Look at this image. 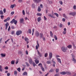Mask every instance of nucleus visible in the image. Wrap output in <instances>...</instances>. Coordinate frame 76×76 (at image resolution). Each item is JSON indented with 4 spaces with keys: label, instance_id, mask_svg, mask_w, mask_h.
Returning <instances> with one entry per match:
<instances>
[{
    "label": "nucleus",
    "instance_id": "nucleus-17",
    "mask_svg": "<svg viewBox=\"0 0 76 76\" xmlns=\"http://www.w3.org/2000/svg\"><path fill=\"white\" fill-rule=\"evenodd\" d=\"M29 61L30 64H31L33 63V62H32V59L31 58L29 59Z\"/></svg>",
    "mask_w": 76,
    "mask_h": 76
},
{
    "label": "nucleus",
    "instance_id": "nucleus-37",
    "mask_svg": "<svg viewBox=\"0 0 76 76\" xmlns=\"http://www.w3.org/2000/svg\"><path fill=\"white\" fill-rule=\"evenodd\" d=\"M32 64H33V65L34 67H35V66H36V64L34 62H33Z\"/></svg>",
    "mask_w": 76,
    "mask_h": 76
},
{
    "label": "nucleus",
    "instance_id": "nucleus-39",
    "mask_svg": "<svg viewBox=\"0 0 76 76\" xmlns=\"http://www.w3.org/2000/svg\"><path fill=\"white\" fill-rule=\"evenodd\" d=\"M56 73H58L59 71V69H56Z\"/></svg>",
    "mask_w": 76,
    "mask_h": 76
},
{
    "label": "nucleus",
    "instance_id": "nucleus-36",
    "mask_svg": "<svg viewBox=\"0 0 76 76\" xmlns=\"http://www.w3.org/2000/svg\"><path fill=\"white\" fill-rule=\"evenodd\" d=\"M20 54H22V52L21 51H18V54L20 55Z\"/></svg>",
    "mask_w": 76,
    "mask_h": 76
},
{
    "label": "nucleus",
    "instance_id": "nucleus-47",
    "mask_svg": "<svg viewBox=\"0 0 76 76\" xmlns=\"http://www.w3.org/2000/svg\"><path fill=\"white\" fill-rule=\"evenodd\" d=\"M3 12H4L5 13H6V9L5 8H4L3 10Z\"/></svg>",
    "mask_w": 76,
    "mask_h": 76
},
{
    "label": "nucleus",
    "instance_id": "nucleus-7",
    "mask_svg": "<svg viewBox=\"0 0 76 76\" xmlns=\"http://www.w3.org/2000/svg\"><path fill=\"white\" fill-rule=\"evenodd\" d=\"M5 25L6 26L5 29L7 30V27H8V26L9 25V24L8 22H7L6 24H5Z\"/></svg>",
    "mask_w": 76,
    "mask_h": 76
},
{
    "label": "nucleus",
    "instance_id": "nucleus-40",
    "mask_svg": "<svg viewBox=\"0 0 76 76\" xmlns=\"http://www.w3.org/2000/svg\"><path fill=\"white\" fill-rule=\"evenodd\" d=\"M17 71L15 70L14 71V75H17Z\"/></svg>",
    "mask_w": 76,
    "mask_h": 76
},
{
    "label": "nucleus",
    "instance_id": "nucleus-48",
    "mask_svg": "<svg viewBox=\"0 0 76 76\" xmlns=\"http://www.w3.org/2000/svg\"><path fill=\"white\" fill-rule=\"evenodd\" d=\"M11 28L12 29H15V27L13 26H11Z\"/></svg>",
    "mask_w": 76,
    "mask_h": 76
},
{
    "label": "nucleus",
    "instance_id": "nucleus-60",
    "mask_svg": "<svg viewBox=\"0 0 76 76\" xmlns=\"http://www.w3.org/2000/svg\"><path fill=\"white\" fill-rule=\"evenodd\" d=\"M49 75V73L48 72L47 74H46L45 76H48V75Z\"/></svg>",
    "mask_w": 76,
    "mask_h": 76
},
{
    "label": "nucleus",
    "instance_id": "nucleus-22",
    "mask_svg": "<svg viewBox=\"0 0 76 76\" xmlns=\"http://www.w3.org/2000/svg\"><path fill=\"white\" fill-rule=\"evenodd\" d=\"M66 74H67V75H71V72H66Z\"/></svg>",
    "mask_w": 76,
    "mask_h": 76
},
{
    "label": "nucleus",
    "instance_id": "nucleus-59",
    "mask_svg": "<svg viewBox=\"0 0 76 76\" xmlns=\"http://www.w3.org/2000/svg\"><path fill=\"white\" fill-rule=\"evenodd\" d=\"M54 76H59L58 74H56Z\"/></svg>",
    "mask_w": 76,
    "mask_h": 76
},
{
    "label": "nucleus",
    "instance_id": "nucleus-8",
    "mask_svg": "<svg viewBox=\"0 0 76 76\" xmlns=\"http://www.w3.org/2000/svg\"><path fill=\"white\" fill-rule=\"evenodd\" d=\"M20 23H23L24 22V19L23 18H21L20 19Z\"/></svg>",
    "mask_w": 76,
    "mask_h": 76
},
{
    "label": "nucleus",
    "instance_id": "nucleus-2",
    "mask_svg": "<svg viewBox=\"0 0 76 76\" xmlns=\"http://www.w3.org/2000/svg\"><path fill=\"white\" fill-rule=\"evenodd\" d=\"M61 50L63 52L66 53L67 51V48L66 47L63 46L61 48Z\"/></svg>",
    "mask_w": 76,
    "mask_h": 76
},
{
    "label": "nucleus",
    "instance_id": "nucleus-15",
    "mask_svg": "<svg viewBox=\"0 0 76 76\" xmlns=\"http://www.w3.org/2000/svg\"><path fill=\"white\" fill-rule=\"evenodd\" d=\"M56 59H57L58 62L60 63H61V59L58 58H57Z\"/></svg>",
    "mask_w": 76,
    "mask_h": 76
},
{
    "label": "nucleus",
    "instance_id": "nucleus-27",
    "mask_svg": "<svg viewBox=\"0 0 76 76\" xmlns=\"http://www.w3.org/2000/svg\"><path fill=\"white\" fill-rule=\"evenodd\" d=\"M11 64H15V61L12 60L11 62Z\"/></svg>",
    "mask_w": 76,
    "mask_h": 76
},
{
    "label": "nucleus",
    "instance_id": "nucleus-4",
    "mask_svg": "<svg viewBox=\"0 0 76 76\" xmlns=\"http://www.w3.org/2000/svg\"><path fill=\"white\" fill-rule=\"evenodd\" d=\"M22 31H21L18 30L16 32V35H19L22 34Z\"/></svg>",
    "mask_w": 76,
    "mask_h": 76
},
{
    "label": "nucleus",
    "instance_id": "nucleus-12",
    "mask_svg": "<svg viewBox=\"0 0 76 76\" xmlns=\"http://www.w3.org/2000/svg\"><path fill=\"white\" fill-rule=\"evenodd\" d=\"M33 1L36 3H39L40 1H41V0H33Z\"/></svg>",
    "mask_w": 76,
    "mask_h": 76
},
{
    "label": "nucleus",
    "instance_id": "nucleus-32",
    "mask_svg": "<svg viewBox=\"0 0 76 76\" xmlns=\"http://www.w3.org/2000/svg\"><path fill=\"white\" fill-rule=\"evenodd\" d=\"M37 16H41L42 14L40 13H37Z\"/></svg>",
    "mask_w": 76,
    "mask_h": 76
},
{
    "label": "nucleus",
    "instance_id": "nucleus-41",
    "mask_svg": "<svg viewBox=\"0 0 76 76\" xmlns=\"http://www.w3.org/2000/svg\"><path fill=\"white\" fill-rule=\"evenodd\" d=\"M17 70L19 72H20V68H18L17 69Z\"/></svg>",
    "mask_w": 76,
    "mask_h": 76
},
{
    "label": "nucleus",
    "instance_id": "nucleus-46",
    "mask_svg": "<svg viewBox=\"0 0 76 76\" xmlns=\"http://www.w3.org/2000/svg\"><path fill=\"white\" fill-rule=\"evenodd\" d=\"M32 6L33 8H35V4H33L32 5Z\"/></svg>",
    "mask_w": 76,
    "mask_h": 76
},
{
    "label": "nucleus",
    "instance_id": "nucleus-44",
    "mask_svg": "<svg viewBox=\"0 0 76 76\" xmlns=\"http://www.w3.org/2000/svg\"><path fill=\"white\" fill-rule=\"evenodd\" d=\"M22 13L23 15H25V11H24V10H23Z\"/></svg>",
    "mask_w": 76,
    "mask_h": 76
},
{
    "label": "nucleus",
    "instance_id": "nucleus-63",
    "mask_svg": "<svg viewBox=\"0 0 76 76\" xmlns=\"http://www.w3.org/2000/svg\"><path fill=\"white\" fill-rule=\"evenodd\" d=\"M40 6L41 7V8H42L43 7V5H42V4H41L40 5Z\"/></svg>",
    "mask_w": 76,
    "mask_h": 76
},
{
    "label": "nucleus",
    "instance_id": "nucleus-61",
    "mask_svg": "<svg viewBox=\"0 0 76 76\" xmlns=\"http://www.w3.org/2000/svg\"><path fill=\"white\" fill-rule=\"evenodd\" d=\"M44 19L45 20H47V18H46L45 16H44Z\"/></svg>",
    "mask_w": 76,
    "mask_h": 76
},
{
    "label": "nucleus",
    "instance_id": "nucleus-42",
    "mask_svg": "<svg viewBox=\"0 0 76 76\" xmlns=\"http://www.w3.org/2000/svg\"><path fill=\"white\" fill-rule=\"evenodd\" d=\"M47 64H50L51 63V62L50 61H47Z\"/></svg>",
    "mask_w": 76,
    "mask_h": 76
},
{
    "label": "nucleus",
    "instance_id": "nucleus-26",
    "mask_svg": "<svg viewBox=\"0 0 76 76\" xmlns=\"http://www.w3.org/2000/svg\"><path fill=\"white\" fill-rule=\"evenodd\" d=\"M3 11L2 10H0V15H3Z\"/></svg>",
    "mask_w": 76,
    "mask_h": 76
},
{
    "label": "nucleus",
    "instance_id": "nucleus-58",
    "mask_svg": "<svg viewBox=\"0 0 76 76\" xmlns=\"http://www.w3.org/2000/svg\"><path fill=\"white\" fill-rule=\"evenodd\" d=\"M14 31H12L11 32V34H12V35H13V34H14Z\"/></svg>",
    "mask_w": 76,
    "mask_h": 76
},
{
    "label": "nucleus",
    "instance_id": "nucleus-45",
    "mask_svg": "<svg viewBox=\"0 0 76 76\" xmlns=\"http://www.w3.org/2000/svg\"><path fill=\"white\" fill-rule=\"evenodd\" d=\"M73 8L74 10H76V6L75 5H74L73 7Z\"/></svg>",
    "mask_w": 76,
    "mask_h": 76
},
{
    "label": "nucleus",
    "instance_id": "nucleus-52",
    "mask_svg": "<svg viewBox=\"0 0 76 76\" xmlns=\"http://www.w3.org/2000/svg\"><path fill=\"white\" fill-rule=\"evenodd\" d=\"M48 16H49V17H51V18L52 16H53L52 15H51V14H49L48 15Z\"/></svg>",
    "mask_w": 76,
    "mask_h": 76
},
{
    "label": "nucleus",
    "instance_id": "nucleus-57",
    "mask_svg": "<svg viewBox=\"0 0 76 76\" xmlns=\"http://www.w3.org/2000/svg\"><path fill=\"white\" fill-rule=\"evenodd\" d=\"M65 20H66L65 19V18H63L62 19V21L63 22H65Z\"/></svg>",
    "mask_w": 76,
    "mask_h": 76
},
{
    "label": "nucleus",
    "instance_id": "nucleus-3",
    "mask_svg": "<svg viewBox=\"0 0 76 76\" xmlns=\"http://www.w3.org/2000/svg\"><path fill=\"white\" fill-rule=\"evenodd\" d=\"M38 66H40V67L41 68V69L42 71L44 72H45V69H44V67H42V64L41 63H39L38 65Z\"/></svg>",
    "mask_w": 76,
    "mask_h": 76
},
{
    "label": "nucleus",
    "instance_id": "nucleus-29",
    "mask_svg": "<svg viewBox=\"0 0 76 76\" xmlns=\"http://www.w3.org/2000/svg\"><path fill=\"white\" fill-rule=\"evenodd\" d=\"M35 63H36V64H37L38 63H39V60H35Z\"/></svg>",
    "mask_w": 76,
    "mask_h": 76
},
{
    "label": "nucleus",
    "instance_id": "nucleus-10",
    "mask_svg": "<svg viewBox=\"0 0 76 76\" xmlns=\"http://www.w3.org/2000/svg\"><path fill=\"white\" fill-rule=\"evenodd\" d=\"M37 44L38 46L37 45L36 46V50H38V47H39V45L38 43V41H37Z\"/></svg>",
    "mask_w": 76,
    "mask_h": 76
},
{
    "label": "nucleus",
    "instance_id": "nucleus-9",
    "mask_svg": "<svg viewBox=\"0 0 76 76\" xmlns=\"http://www.w3.org/2000/svg\"><path fill=\"white\" fill-rule=\"evenodd\" d=\"M37 51L38 53V55L39 56V57H42V53H40L38 50H37Z\"/></svg>",
    "mask_w": 76,
    "mask_h": 76
},
{
    "label": "nucleus",
    "instance_id": "nucleus-18",
    "mask_svg": "<svg viewBox=\"0 0 76 76\" xmlns=\"http://www.w3.org/2000/svg\"><path fill=\"white\" fill-rule=\"evenodd\" d=\"M15 6H16V4H13L12 5H11L10 7V8H12V9H13V8L14 7H15Z\"/></svg>",
    "mask_w": 76,
    "mask_h": 76
},
{
    "label": "nucleus",
    "instance_id": "nucleus-5",
    "mask_svg": "<svg viewBox=\"0 0 76 76\" xmlns=\"http://www.w3.org/2000/svg\"><path fill=\"white\" fill-rule=\"evenodd\" d=\"M69 15L70 16H75L76 15V13L75 12H69Z\"/></svg>",
    "mask_w": 76,
    "mask_h": 76
},
{
    "label": "nucleus",
    "instance_id": "nucleus-51",
    "mask_svg": "<svg viewBox=\"0 0 76 76\" xmlns=\"http://www.w3.org/2000/svg\"><path fill=\"white\" fill-rule=\"evenodd\" d=\"M18 3H22V0H19L18 1Z\"/></svg>",
    "mask_w": 76,
    "mask_h": 76
},
{
    "label": "nucleus",
    "instance_id": "nucleus-62",
    "mask_svg": "<svg viewBox=\"0 0 76 76\" xmlns=\"http://www.w3.org/2000/svg\"><path fill=\"white\" fill-rule=\"evenodd\" d=\"M63 26V25L61 24H60V28H61Z\"/></svg>",
    "mask_w": 76,
    "mask_h": 76
},
{
    "label": "nucleus",
    "instance_id": "nucleus-30",
    "mask_svg": "<svg viewBox=\"0 0 76 76\" xmlns=\"http://www.w3.org/2000/svg\"><path fill=\"white\" fill-rule=\"evenodd\" d=\"M41 8H40V7H38V12H41Z\"/></svg>",
    "mask_w": 76,
    "mask_h": 76
},
{
    "label": "nucleus",
    "instance_id": "nucleus-38",
    "mask_svg": "<svg viewBox=\"0 0 76 76\" xmlns=\"http://www.w3.org/2000/svg\"><path fill=\"white\" fill-rule=\"evenodd\" d=\"M54 38L55 39V40H57V37L56 35L54 36Z\"/></svg>",
    "mask_w": 76,
    "mask_h": 76
},
{
    "label": "nucleus",
    "instance_id": "nucleus-14",
    "mask_svg": "<svg viewBox=\"0 0 76 76\" xmlns=\"http://www.w3.org/2000/svg\"><path fill=\"white\" fill-rule=\"evenodd\" d=\"M35 35L37 37H38L39 36V32L37 31H36L35 33Z\"/></svg>",
    "mask_w": 76,
    "mask_h": 76
},
{
    "label": "nucleus",
    "instance_id": "nucleus-21",
    "mask_svg": "<svg viewBox=\"0 0 76 76\" xmlns=\"http://www.w3.org/2000/svg\"><path fill=\"white\" fill-rule=\"evenodd\" d=\"M23 76H25V75H26V76L27 75H28V73H27V72H25L23 73Z\"/></svg>",
    "mask_w": 76,
    "mask_h": 76
},
{
    "label": "nucleus",
    "instance_id": "nucleus-13",
    "mask_svg": "<svg viewBox=\"0 0 76 76\" xmlns=\"http://www.w3.org/2000/svg\"><path fill=\"white\" fill-rule=\"evenodd\" d=\"M61 75H65L66 74V72H62L60 73Z\"/></svg>",
    "mask_w": 76,
    "mask_h": 76
},
{
    "label": "nucleus",
    "instance_id": "nucleus-19",
    "mask_svg": "<svg viewBox=\"0 0 76 76\" xmlns=\"http://www.w3.org/2000/svg\"><path fill=\"white\" fill-rule=\"evenodd\" d=\"M41 17H39L37 18V21L38 22H39L40 21H41Z\"/></svg>",
    "mask_w": 76,
    "mask_h": 76
},
{
    "label": "nucleus",
    "instance_id": "nucleus-49",
    "mask_svg": "<svg viewBox=\"0 0 76 76\" xmlns=\"http://www.w3.org/2000/svg\"><path fill=\"white\" fill-rule=\"evenodd\" d=\"M0 16L1 19H3V18H4V15H1Z\"/></svg>",
    "mask_w": 76,
    "mask_h": 76
},
{
    "label": "nucleus",
    "instance_id": "nucleus-1",
    "mask_svg": "<svg viewBox=\"0 0 76 76\" xmlns=\"http://www.w3.org/2000/svg\"><path fill=\"white\" fill-rule=\"evenodd\" d=\"M10 23H12V24H13V23H14L15 25H16L18 23V21L16 20H15V19H13L10 21Z\"/></svg>",
    "mask_w": 76,
    "mask_h": 76
},
{
    "label": "nucleus",
    "instance_id": "nucleus-20",
    "mask_svg": "<svg viewBox=\"0 0 76 76\" xmlns=\"http://www.w3.org/2000/svg\"><path fill=\"white\" fill-rule=\"evenodd\" d=\"M67 48H72V45H69L67 46Z\"/></svg>",
    "mask_w": 76,
    "mask_h": 76
},
{
    "label": "nucleus",
    "instance_id": "nucleus-28",
    "mask_svg": "<svg viewBox=\"0 0 76 76\" xmlns=\"http://www.w3.org/2000/svg\"><path fill=\"white\" fill-rule=\"evenodd\" d=\"M28 31L29 34H31L32 33V31H31V29H29L28 30Z\"/></svg>",
    "mask_w": 76,
    "mask_h": 76
},
{
    "label": "nucleus",
    "instance_id": "nucleus-43",
    "mask_svg": "<svg viewBox=\"0 0 76 76\" xmlns=\"http://www.w3.org/2000/svg\"><path fill=\"white\" fill-rule=\"evenodd\" d=\"M48 56V54L47 53H46L45 54V57H47Z\"/></svg>",
    "mask_w": 76,
    "mask_h": 76
},
{
    "label": "nucleus",
    "instance_id": "nucleus-24",
    "mask_svg": "<svg viewBox=\"0 0 76 76\" xmlns=\"http://www.w3.org/2000/svg\"><path fill=\"white\" fill-rule=\"evenodd\" d=\"M63 16L64 18H66V19L67 18V15H66V14H63Z\"/></svg>",
    "mask_w": 76,
    "mask_h": 76
},
{
    "label": "nucleus",
    "instance_id": "nucleus-55",
    "mask_svg": "<svg viewBox=\"0 0 76 76\" xmlns=\"http://www.w3.org/2000/svg\"><path fill=\"white\" fill-rule=\"evenodd\" d=\"M4 69H5V70H8V67L6 66L4 68Z\"/></svg>",
    "mask_w": 76,
    "mask_h": 76
},
{
    "label": "nucleus",
    "instance_id": "nucleus-33",
    "mask_svg": "<svg viewBox=\"0 0 76 76\" xmlns=\"http://www.w3.org/2000/svg\"><path fill=\"white\" fill-rule=\"evenodd\" d=\"M54 14L55 15H56L57 17H58V16H59L58 14L57 13H54Z\"/></svg>",
    "mask_w": 76,
    "mask_h": 76
},
{
    "label": "nucleus",
    "instance_id": "nucleus-25",
    "mask_svg": "<svg viewBox=\"0 0 76 76\" xmlns=\"http://www.w3.org/2000/svg\"><path fill=\"white\" fill-rule=\"evenodd\" d=\"M50 36L51 37H53V33L52 32V31H50Z\"/></svg>",
    "mask_w": 76,
    "mask_h": 76
},
{
    "label": "nucleus",
    "instance_id": "nucleus-16",
    "mask_svg": "<svg viewBox=\"0 0 76 76\" xmlns=\"http://www.w3.org/2000/svg\"><path fill=\"white\" fill-rule=\"evenodd\" d=\"M72 61H73L75 62V63H76V60L75 59V56H72Z\"/></svg>",
    "mask_w": 76,
    "mask_h": 76
},
{
    "label": "nucleus",
    "instance_id": "nucleus-56",
    "mask_svg": "<svg viewBox=\"0 0 76 76\" xmlns=\"http://www.w3.org/2000/svg\"><path fill=\"white\" fill-rule=\"evenodd\" d=\"M59 3H60V4H61V5L63 4V2H62V1H59Z\"/></svg>",
    "mask_w": 76,
    "mask_h": 76
},
{
    "label": "nucleus",
    "instance_id": "nucleus-50",
    "mask_svg": "<svg viewBox=\"0 0 76 76\" xmlns=\"http://www.w3.org/2000/svg\"><path fill=\"white\" fill-rule=\"evenodd\" d=\"M52 61L54 64H56V62H55V61H54V59H53L52 60Z\"/></svg>",
    "mask_w": 76,
    "mask_h": 76
},
{
    "label": "nucleus",
    "instance_id": "nucleus-6",
    "mask_svg": "<svg viewBox=\"0 0 76 76\" xmlns=\"http://www.w3.org/2000/svg\"><path fill=\"white\" fill-rule=\"evenodd\" d=\"M49 59L50 60H51V58H52L53 57V54H52V53H50L49 54Z\"/></svg>",
    "mask_w": 76,
    "mask_h": 76
},
{
    "label": "nucleus",
    "instance_id": "nucleus-35",
    "mask_svg": "<svg viewBox=\"0 0 76 76\" xmlns=\"http://www.w3.org/2000/svg\"><path fill=\"white\" fill-rule=\"evenodd\" d=\"M40 38H42V37H43V34L40 33Z\"/></svg>",
    "mask_w": 76,
    "mask_h": 76
},
{
    "label": "nucleus",
    "instance_id": "nucleus-11",
    "mask_svg": "<svg viewBox=\"0 0 76 76\" xmlns=\"http://www.w3.org/2000/svg\"><path fill=\"white\" fill-rule=\"evenodd\" d=\"M10 19V18L9 17H8L7 18L4 20V22H6L7 21H9Z\"/></svg>",
    "mask_w": 76,
    "mask_h": 76
},
{
    "label": "nucleus",
    "instance_id": "nucleus-23",
    "mask_svg": "<svg viewBox=\"0 0 76 76\" xmlns=\"http://www.w3.org/2000/svg\"><path fill=\"white\" fill-rule=\"evenodd\" d=\"M24 39L26 42H27V41H29V39H28V38L27 37H25Z\"/></svg>",
    "mask_w": 76,
    "mask_h": 76
},
{
    "label": "nucleus",
    "instance_id": "nucleus-53",
    "mask_svg": "<svg viewBox=\"0 0 76 76\" xmlns=\"http://www.w3.org/2000/svg\"><path fill=\"white\" fill-rule=\"evenodd\" d=\"M8 31H10V26H9L8 28Z\"/></svg>",
    "mask_w": 76,
    "mask_h": 76
},
{
    "label": "nucleus",
    "instance_id": "nucleus-31",
    "mask_svg": "<svg viewBox=\"0 0 76 76\" xmlns=\"http://www.w3.org/2000/svg\"><path fill=\"white\" fill-rule=\"evenodd\" d=\"M26 64L27 67H29V64L27 62H26Z\"/></svg>",
    "mask_w": 76,
    "mask_h": 76
},
{
    "label": "nucleus",
    "instance_id": "nucleus-54",
    "mask_svg": "<svg viewBox=\"0 0 76 76\" xmlns=\"http://www.w3.org/2000/svg\"><path fill=\"white\" fill-rule=\"evenodd\" d=\"M53 72V69H51L50 71H49V72Z\"/></svg>",
    "mask_w": 76,
    "mask_h": 76
},
{
    "label": "nucleus",
    "instance_id": "nucleus-34",
    "mask_svg": "<svg viewBox=\"0 0 76 76\" xmlns=\"http://www.w3.org/2000/svg\"><path fill=\"white\" fill-rule=\"evenodd\" d=\"M1 56L2 57H4L5 56H6V55L5 54H4L3 53H2L1 54Z\"/></svg>",
    "mask_w": 76,
    "mask_h": 76
},
{
    "label": "nucleus",
    "instance_id": "nucleus-64",
    "mask_svg": "<svg viewBox=\"0 0 76 76\" xmlns=\"http://www.w3.org/2000/svg\"><path fill=\"white\" fill-rule=\"evenodd\" d=\"M7 76H10V73H7Z\"/></svg>",
    "mask_w": 76,
    "mask_h": 76
}]
</instances>
